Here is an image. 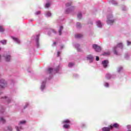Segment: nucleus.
Returning <instances> with one entry per match:
<instances>
[{
  "label": "nucleus",
  "instance_id": "4c0bfd02",
  "mask_svg": "<svg viewBox=\"0 0 131 131\" xmlns=\"http://www.w3.org/2000/svg\"><path fill=\"white\" fill-rule=\"evenodd\" d=\"M104 86L108 88V86H109V84L108 83H105Z\"/></svg>",
  "mask_w": 131,
  "mask_h": 131
},
{
  "label": "nucleus",
  "instance_id": "2eb2a0df",
  "mask_svg": "<svg viewBox=\"0 0 131 131\" xmlns=\"http://www.w3.org/2000/svg\"><path fill=\"white\" fill-rule=\"evenodd\" d=\"M79 44L75 45V48L77 49V51H78V52H80V49L79 48Z\"/></svg>",
  "mask_w": 131,
  "mask_h": 131
},
{
  "label": "nucleus",
  "instance_id": "bb28decb",
  "mask_svg": "<svg viewBox=\"0 0 131 131\" xmlns=\"http://www.w3.org/2000/svg\"><path fill=\"white\" fill-rule=\"evenodd\" d=\"M1 42L3 43V45H6L7 43V40H2L1 41Z\"/></svg>",
  "mask_w": 131,
  "mask_h": 131
},
{
  "label": "nucleus",
  "instance_id": "9b49d317",
  "mask_svg": "<svg viewBox=\"0 0 131 131\" xmlns=\"http://www.w3.org/2000/svg\"><path fill=\"white\" fill-rule=\"evenodd\" d=\"M46 86V81H43L41 85V91H43Z\"/></svg>",
  "mask_w": 131,
  "mask_h": 131
},
{
  "label": "nucleus",
  "instance_id": "f8f14e48",
  "mask_svg": "<svg viewBox=\"0 0 131 131\" xmlns=\"http://www.w3.org/2000/svg\"><path fill=\"white\" fill-rule=\"evenodd\" d=\"M82 36H83V35L81 34H77L75 35V38H81V37H82Z\"/></svg>",
  "mask_w": 131,
  "mask_h": 131
},
{
  "label": "nucleus",
  "instance_id": "412c9836",
  "mask_svg": "<svg viewBox=\"0 0 131 131\" xmlns=\"http://www.w3.org/2000/svg\"><path fill=\"white\" fill-rule=\"evenodd\" d=\"M0 122H2V123H5V122H6V120H5L4 118L1 117L0 118Z\"/></svg>",
  "mask_w": 131,
  "mask_h": 131
},
{
  "label": "nucleus",
  "instance_id": "8fccbe9b",
  "mask_svg": "<svg viewBox=\"0 0 131 131\" xmlns=\"http://www.w3.org/2000/svg\"><path fill=\"white\" fill-rule=\"evenodd\" d=\"M1 94H2V92L0 91V95H1Z\"/></svg>",
  "mask_w": 131,
  "mask_h": 131
},
{
  "label": "nucleus",
  "instance_id": "b1692460",
  "mask_svg": "<svg viewBox=\"0 0 131 131\" xmlns=\"http://www.w3.org/2000/svg\"><path fill=\"white\" fill-rule=\"evenodd\" d=\"M25 123H26V121H21L19 123V125H21V124H25Z\"/></svg>",
  "mask_w": 131,
  "mask_h": 131
},
{
  "label": "nucleus",
  "instance_id": "1a4fd4ad",
  "mask_svg": "<svg viewBox=\"0 0 131 131\" xmlns=\"http://www.w3.org/2000/svg\"><path fill=\"white\" fill-rule=\"evenodd\" d=\"M96 25H97V26H98V27H99L100 28H101L102 27V26H103V24H102V23H101V21L98 20L96 22Z\"/></svg>",
  "mask_w": 131,
  "mask_h": 131
},
{
  "label": "nucleus",
  "instance_id": "393cba45",
  "mask_svg": "<svg viewBox=\"0 0 131 131\" xmlns=\"http://www.w3.org/2000/svg\"><path fill=\"white\" fill-rule=\"evenodd\" d=\"M4 31H5V29L3 26H0V32H4Z\"/></svg>",
  "mask_w": 131,
  "mask_h": 131
},
{
  "label": "nucleus",
  "instance_id": "f3484780",
  "mask_svg": "<svg viewBox=\"0 0 131 131\" xmlns=\"http://www.w3.org/2000/svg\"><path fill=\"white\" fill-rule=\"evenodd\" d=\"M105 77L106 78H107V79H110V78H111L112 76H111V75H110V74H106Z\"/></svg>",
  "mask_w": 131,
  "mask_h": 131
},
{
  "label": "nucleus",
  "instance_id": "e433bc0d",
  "mask_svg": "<svg viewBox=\"0 0 131 131\" xmlns=\"http://www.w3.org/2000/svg\"><path fill=\"white\" fill-rule=\"evenodd\" d=\"M50 32L51 33H56V32L53 29L51 30Z\"/></svg>",
  "mask_w": 131,
  "mask_h": 131
},
{
  "label": "nucleus",
  "instance_id": "473e14b6",
  "mask_svg": "<svg viewBox=\"0 0 131 131\" xmlns=\"http://www.w3.org/2000/svg\"><path fill=\"white\" fill-rule=\"evenodd\" d=\"M4 98H5V100H6L7 101V102H8V103H10V101H11V99H9V98H8L6 96Z\"/></svg>",
  "mask_w": 131,
  "mask_h": 131
},
{
  "label": "nucleus",
  "instance_id": "ea45409f",
  "mask_svg": "<svg viewBox=\"0 0 131 131\" xmlns=\"http://www.w3.org/2000/svg\"><path fill=\"white\" fill-rule=\"evenodd\" d=\"M96 61H99V60H100V58H99V57H98V56H96Z\"/></svg>",
  "mask_w": 131,
  "mask_h": 131
},
{
  "label": "nucleus",
  "instance_id": "72a5a7b5",
  "mask_svg": "<svg viewBox=\"0 0 131 131\" xmlns=\"http://www.w3.org/2000/svg\"><path fill=\"white\" fill-rule=\"evenodd\" d=\"M70 122V121L69 120H66L63 121V123H69Z\"/></svg>",
  "mask_w": 131,
  "mask_h": 131
},
{
  "label": "nucleus",
  "instance_id": "f257e3e1",
  "mask_svg": "<svg viewBox=\"0 0 131 131\" xmlns=\"http://www.w3.org/2000/svg\"><path fill=\"white\" fill-rule=\"evenodd\" d=\"M122 48H123L122 43H119L116 47H115L113 48V52L115 55H120V54H119V53H118V52L119 49H122Z\"/></svg>",
  "mask_w": 131,
  "mask_h": 131
},
{
  "label": "nucleus",
  "instance_id": "9d476101",
  "mask_svg": "<svg viewBox=\"0 0 131 131\" xmlns=\"http://www.w3.org/2000/svg\"><path fill=\"white\" fill-rule=\"evenodd\" d=\"M11 38H12V39H13V40H14V41H15V42H16L17 43H20V40H19L18 38L13 37L12 36Z\"/></svg>",
  "mask_w": 131,
  "mask_h": 131
},
{
  "label": "nucleus",
  "instance_id": "a878e982",
  "mask_svg": "<svg viewBox=\"0 0 131 131\" xmlns=\"http://www.w3.org/2000/svg\"><path fill=\"white\" fill-rule=\"evenodd\" d=\"M81 17H82L81 13H79L77 15V18L78 19H81Z\"/></svg>",
  "mask_w": 131,
  "mask_h": 131
},
{
  "label": "nucleus",
  "instance_id": "c03bdc74",
  "mask_svg": "<svg viewBox=\"0 0 131 131\" xmlns=\"http://www.w3.org/2000/svg\"><path fill=\"white\" fill-rule=\"evenodd\" d=\"M127 128L128 129H129V128H130V125H128L127 126Z\"/></svg>",
  "mask_w": 131,
  "mask_h": 131
},
{
  "label": "nucleus",
  "instance_id": "aec40b11",
  "mask_svg": "<svg viewBox=\"0 0 131 131\" xmlns=\"http://www.w3.org/2000/svg\"><path fill=\"white\" fill-rule=\"evenodd\" d=\"M103 56H109L110 55V52L107 51L103 53Z\"/></svg>",
  "mask_w": 131,
  "mask_h": 131
},
{
  "label": "nucleus",
  "instance_id": "cd10ccee",
  "mask_svg": "<svg viewBox=\"0 0 131 131\" xmlns=\"http://www.w3.org/2000/svg\"><path fill=\"white\" fill-rule=\"evenodd\" d=\"M112 4L113 5H117V1H115L114 0H113L112 2H111Z\"/></svg>",
  "mask_w": 131,
  "mask_h": 131
},
{
  "label": "nucleus",
  "instance_id": "3c124183",
  "mask_svg": "<svg viewBox=\"0 0 131 131\" xmlns=\"http://www.w3.org/2000/svg\"><path fill=\"white\" fill-rule=\"evenodd\" d=\"M61 49H63V46H61Z\"/></svg>",
  "mask_w": 131,
  "mask_h": 131
},
{
  "label": "nucleus",
  "instance_id": "5701e85b",
  "mask_svg": "<svg viewBox=\"0 0 131 131\" xmlns=\"http://www.w3.org/2000/svg\"><path fill=\"white\" fill-rule=\"evenodd\" d=\"M54 71V69L52 68H49L48 70V73H52Z\"/></svg>",
  "mask_w": 131,
  "mask_h": 131
},
{
  "label": "nucleus",
  "instance_id": "7ed1b4c3",
  "mask_svg": "<svg viewBox=\"0 0 131 131\" xmlns=\"http://www.w3.org/2000/svg\"><path fill=\"white\" fill-rule=\"evenodd\" d=\"M112 18H113L112 15H110L107 16V20L106 21L107 24H109L110 25H112V24H113L114 20L112 19Z\"/></svg>",
  "mask_w": 131,
  "mask_h": 131
},
{
  "label": "nucleus",
  "instance_id": "37998d69",
  "mask_svg": "<svg viewBox=\"0 0 131 131\" xmlns=\"http://www.w3.org/2000/svg\"><path fill=\"white\" fill-rule=\"evenodd\" d=\"M60 54H61V52H60L59 51H58L57 52V57H59L60 56Z\"/></svg>",
  "mask_w": 131,
  "mask_h": 131
},
{
  "label": "nucleus",
  "instance_id": "a211bd4d",
  "mask_svg": "<svg viewBox=\"0 0 131 131\" xmlns=\"http://www.w3.org/2000/svg\"><path fill=\"white\" fill-rule=\"evenodd\" d=\"M102 131H110V128L104 127L102 128Z\"/></svg>",
  "mask_w": 131,
  "mask_h": 131
},
{
  "label": "nucleus",
  "instance_id": "c756f323",
  "mask_svg": "<svg viewBox=\"0 0 131 131\" xmlns=\"http://www.w3.org/2000/svg\"><path fill=\"white\" fill-rule=\"evenodd\" d=\"M74 66V63L72 62H70L68 64L69 67H72Z\"/></svg>",
  "mask_w": 131,
  "mask_h": 131
},
{
  "label": "nucleus",
  "instance_id": "20e7f679",
  "mask_svg": "<svg viewBox=\"0 0 131 131\" xmlns=\"http://www.w3.org/2000/svg\"><path fill=\"white\" fill-rule=\"evenodd\" d=\"M0 86L2 89H4V88H6V86H7V82H6L4 79L0 80Z\"/></svg>",
  "mask_w": 131,
  "mask_h": 131
},
{
  "label": "nucleus",
  "instance_id": "6e6552de",
  "mask_svg": "<svg viewBox=\"0 0 131 131\" xmlns=\"http://www.w3.org/2000/svg\"><path fill=\"white\" fill-rule=\"evenodd\" d=\"M86 58L87 60H89V61H90V62H93L94 60V57L92 55H89L87 56Z\"/></svg>",
  "mask_w": 131,
  "mask_h": 131
},
{
  "label": "nucleus",
  "instance_id": "f03ea898",
  "mask_svg": "<svg viewBox=\"0 0 131 131\" xmlns=\"http://www.w3.org/2000/svg\"><path fill=\"white\" fill-rule=\"evenodd\" d=\"M66 7L67 8L66 11V14H69V13H71L74 10V7L71 6V3L67 4Z\"/></svg>",
  "mask_w": 131,
  "mask_h": 131
},
{
  "label": "nucleus",
  "instance_id": "6ab92c4d",
  "mask_svg": "<svg viewBox=\"0 0 131 131\" xmlns=\"http://www.w3.org/2000/svg\"><path fill=\"white\" fill-rule=\"evenodd\" d=\"M62 30H63V26H60L58 32L59 33V35H61V33H62Z\"/></svg>",
  "mask_w": 131,
  "mask_h": 131
},
{
  "label": "nucleus",
  "instance_id": "de8ad7c7",
  "mask_svg": "<svg viewBox=\"0 0 131 131\" xmlns=\"http://www.w3.org/2000/svg\"><path fill=\"white\" fill-rule=\"evenodd\" d=\"M51 35V33H48V35Z\"/></svg>",
  "mask_w": 131,
  "mask_h": 131
},
{
  "label": "nucleus",
  "instance_id": "79ce46f5",
  "mask_svg": "<svg viewBox=\"0 0 131 131\" xmlns=\"http://www.w3.org/2000/svg\"><path fill=\"white\" fill-rule=\"evenodd\" d=\"M39 14H40V11H37L36 12V15H39Z\"/></svg>",
  "mask_w": 131,
  "mask_h": 131
},
{
  "label": "nucleus",
  "instance_id": "c9c22d12",
  "mask_svg": "<svg viewBox=\"0 0 131 131\" xmlns=\"http://www.w3.org/2000/svg\"><path fill=\"white\" fill-rule=\"evenodd\" d=\"M122 70V67H120L118 69V72H119L120 71H121Z\"/></svg>",
  "mask_w": 131,
  "mask_h": 131
},
{
  "label": "nucleus",
  "instance_id": "49530a36",
  "mask_svg": "<svg viewBox=\"0 0 131 131\" xmlns=\"http://www.w3.org/2000/svg\"><path fill=\"white\" fill-rule=\"evenodd\" d=\"M56 42H54L53 46H56Z\"/></svg>",
  "mask_w": 131,
  "mask_h": 131
},
{
  "label": "nucleus",
  "instance_id": "09e8293b",
  "mask_svg": "<svg viewBox=\"0 0 131 131\" xmlns=\"http://www.w3.org/2000/svg\"><path fill=\"white\" fill-rule=\"evenodd\" d=\"M122 10H123V11H125V9H122Z\"/></svg>",
  "mask_w": 131,
  "mask_h": 131
},
{
  "label": "nucleus",
  "instance_id": "423d86ee",
  "mask_svg": "<svg viewBox=\"0 0 131 131\" xmlns=\"http://www.w3.org/2000/svg\"><path fill=\"white\" fill-rule=\"evenodd\" d=\"M32 39L35 40L37 47L38 48V47H39V44L38 43V39H39V34L37 35L36 36L32 37Z\"/></svg>",
  "mask_w": 131,
  "mask_h": 131
},
{
  "label": "nucleus",
  "instance_id": "7c9ffc66",
  "mask_svg": "<svg viewBox=\"0 0 131 131\" xmlns=\"http://www.w3.org/2000/svg\"><path fill=\"white\" fill-rule=\"evenodd\" d=\"M69 125L68 124H64L63 125V128H69Z\"/></svg>",
  "mask_w": 131,
  "mask_h": 131
},
{
  "label": "nucleus",
  "instance_id": "ddd939ff",
  "mask_svg": "<svg viewBox=\"0 0 131 131\" xmlns=\"http://www.w3.org/2000/svg\"><path fill=\"white\" fill-rule=\"evenodd\" d=\"M5 58L6 61H7V62H9V61L11 60V56L10 55H6L5 56Z\"/></svg>",
  "mask_w": 131,
  "mask_h": 131
},
{
  "label": "nucleus",
  "instance_id": "4be33fe9",
  "mask_svg": "<svg viewBox=\"0 0 131 131\" xmlns=\"http://www.w3.org/2000/svg\"><path fill=\"white\" fill-rule=\"evenodd\" d=\"M60 70V67H58V68L54 70V73H59V70Z\"/></svg>",
  "mask_w": 131,
  "mask_h": 131
},
{
  "label": "nucleus",
  "instance_id": "58836bf2",
  "mask_svg": "<svg viewBox=\"0 0 131 131\" xmlns=\"http://www.w3.org/2000/svg\"><path fill=\"white\" fill-rule=\"evenodd\" d=\"M12 127L11 126H9L8 127V130H9V131H12Z\"/></svg>",
  "mask_w": 131,
  "mask_h": 131
},
{
  "label": "nucleus",
  "instance_id": "f704fd0d",
  "mask_svg": "<svg viewBox=\"0 0 131 131\" xmlns=\"http://www.w3.org/2000/svg\"><path fill=\"white\" fill-rule=\"evenodd\" d=\"M51 6V4L50 3H47L45 5V8H49Z\"/></svg>",
  "mask_w": 131,
  "mask_h": 131
},
{
  "label": "nucleus",
  "instance_id": "dca6fc26",
  "mask_svg": "<svg viewBox=\"0 0 131 131\" xmlns=\"http://www.w3.org/2000/svg\"><path fill=\"white\" fill-rule=\"evenodd\" d=\"M46 16L47 17H51V16H52V13H51L50 11H47L46 13Z\"/></svg>",
  "mask_w": 131,
  "mask_h": 131
},
{
  "label": "nucleus",
  "instance_id": "a18cd8bd",
  "mask_svg": "<svg viewBox=\"0 0 131 131\" xmlns=\"http://www.w3.org/2000/svg\"><path fill=\"white\" fill-rule=\"evenodd\" d=\"M28 106V103H26V106H25V108H27V107Z\"/></svg>",
  "mask_w": 131,
  "mask_h": 131
},
{
  "label": "nucleus",
  "instance_id": "c85d7f7f",
  "mask_svg": "<svg viewBox=\"0 0 131 131\" xmlns=\"http://www.w3.org/2000/svg\"><path fill=\"white\" fill-rule=\"evenodd\" d=\"M15 127L16 128L17 131H20V130H21V129H22V127H21L16 126Z\"/></svg>",
  "mask_w": 131,
  "mask_h": 131
},
{
  "label": "nucleus",
  "instance_id": "2f4dec72",
  "mask_svg": "<svg viewBox=\"0 0 131 131\" xmlns=\"http://www.w3.org/2000/svg\"><path fill=\"white\" fill-rule=\"evenodd\" d=\"M77 28H80L81 25L80 23H77L76 25Z\"/></svg>",
  "mask_w": 131,
  "mask_h": 131
},
{
  "label": "nucleus",
  "instance_id": "4468645a",
  "mask_svg": "<svg viewBox=\"0 0 131 131\" xmlns=\"http://www.w3.org/2000/svg\"><path fill=\"white\" fill-rule=\"evenodd\" d=\"M118 126H119V125H118V124L115 123V124H113V125H111L110 128H113V127L117 128V127H118Z\"/></svg>",
  "mask_w": 131,
  "mask_h": 131
},
{
  "label": "nucleus",
  "instance_id": "39448f33",
  "mask_svg": "<svg viewBox=\"0 0 131 131\" xmlns=\"http://www.w3.org/2000/svg\"><path fill=\"white\" fill-rule=\"evenodd\" d=\"M93 48L96 51V52H101L102 48L96 44L93 45Z\"/></svg>",
  "mask_w": 131,
  "mask_h": 131
},
{
  "label": "nucleus",
  "instance_id": "603ef678",
  "mask_svg": "<svg viewBox=\"0 0 131 131\" xmlns=\"http://www.w3.org/2000/svg\"><path fill=\"white\" fill-rule=\"evenodd\" d=\"M125 58H126V56H125Z\"/></svg>",
  "mask_w": 131,
  "mask_h": 131
},
{
  "label": "nucleus",
  "instance_id": "0eeeda50",
  "mask_svg": "<svg viewBox=\"0 0 131 131\" xmlns=\"http://www.w3.org/2000/svg\"><path fill=\"white\" fill-rule=\"evenodd\" d=\"M109 61L108 60H104L102 61V64L104 67V68H106L107 67Z\"/></svg>",
  "mask_w": 131,
  "mask_h": 131
},
{
  "label": "nucleus",
  "instance_id": "a19ab883",
  "mask_svg": "<svg viewBox=\"0 0 131 131\" xmlns=\"http://www.w3.org/2000/svg\"><path fill=\"white\" fill-rule=\"evenodd\" d=\"M127 46H130V45L131 44V42H129V41H127Z\"/></svg>",
  "mask_w": 131,
  "mask_h": 131
}]
</instances>
